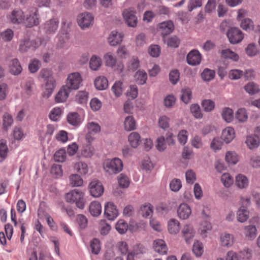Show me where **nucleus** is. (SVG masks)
<instances>
[{
  "mask_svg": "<svg viewBox=\"0 0 260 260\" xmlns=\"http://www.w3.org/2000/svg\"><path fill=\"white\" fill-rule=\"evenodd\" d=\"M124 126L126 131H131L136 129V121L132 116H128L125 118Z\"/></svg>",
  "mask_w": 260,
  "mask_h": 260,
  "instance_id": "nucleus-33",
  "label": "nucleus"
},
{
  "mask_svg": "<svg viewBox=\"0 0 260 260\" xmlns=\"http://www.w3.org/2000/svg\"><path fill=\"white\" fill-rule=\"evenodd\" d=\"M86 127L88 132L95 134L99 133L101 131V126L98 123L94 122H88L86 124Z\"/></svg>",
  "mask_w": 260,
  "mask_h": 260,
  "instance_id": "nucleus-57",
  "label": "nucleus"
},
{
  "mask_svg": "<svg viewBox=\"0 0 260 260\" xmlns=\"http://www.w3.org/2000/svg\"><path fill=\"white\" fill-rule=\"evenodd\" d=\"M235 137V130L231 127H227L222 132L221 139L226 143H229Z\"/></svg>",
  "mask_w": 260,
  "mask_h": 260,
  "instance_id": "nucleus-22",
  "label": "nucleus"
},
{
  "mask_svg": "<svg viewBox=\"0 0 260 260\" xmlns=\"http://www.w3.org/2000/svg\"><path fill=\"white\" fill-rule=\"evenodd\" d=\"M215 72L209 69H205L201 74V77L203 80L205 81L212 80L215 77Z\"/></svg>",
  "mask_w": 260,
  "mask_h": 260,
  "instance_id": "nucleus-44",
  "label": "nucleus"
},
{
  "mask_svg": "<svg viewBox=\"0 0 260 260\" xmlns=\"http://www.w3.org/2000/svg\"><path fill=\"white\" fill-rule=\"evenodd\" d=\"M174 29V25L173 21L171 20L164 21L158 25V31L162 36L163 39L166 36L170 34Z\"/></svg>",
  "mask_w": 260,
  "mask_h": 260,
  "instance_id": "nucleus-12",
  "label": "nucleus"
},
{
  "mask_svg": "<svg viewBox=\"0 0 260 260\" xmlns=\"http://www.w3.org/2000/svg\"><path fill=\"white\" fill-rule=\"evenodd\" d=\"M153 212V207L150 204L144 205L141 207L140 214L144 217H148L152 215Z\"/></svg>",
  "mask_w": 260,
  "mask_h": 260,
  "instance_id": "nucleus-41",
  "label": "nucleus"
},
{
  "mask_svg": "<svg viewBox=\"0 0 260 260\" xmlns=\"http://www.w3.org/2000/svg\"><path fill=\"white\" fill-rule=\"evenodd\" d=\"M57 38L58 42H57L56 46L58 48H61L64 46L69 37L68 34H59L57 35Z\"/></svg>",
  "mask_w": 260,
  "mask_h": 260,
  "instance_id": "nucleus-49",
  "label": "nucleus"
},
{
  "mask_svg": "<svg viewBox=\"0 0 260 260\" xmlns=\"http://www.w3.org/2000/svg\"><path fill=\"white\" fill-rule=\"evenodd\" d=\"M245 143L249 149H253L258 147L259 140L255 135L249 136L247 137Z\"/></svg>",
  "mask_w": 260,
  "mask_h": 260,
  "instance_id": "nucleus-32",
  "label": "nucleus"
},
{
  "mask_svg": "<svg viewBox=\"0 0 260 260\" xmlns=\"http://www.w3.org/2000/svg\"><path fill=\"white\" fill-rule=\"evenodd\" d=\"M99 225L100 233L102 235H107L111 230L110 225L107 223L104 220H101L100 221Z\"/></svg>",
  "mask_w": 260,
  "mask_h": 260,
  "instance_id": "nucleus-54",
  "label": "nucleus"
},
{
  "mask_svg": "<svg viewBox=\"0 0 260 260\" xmlns=\"http://www.w3.org/2000/svg\"><path fill=\"white\" fill-rule=\"evenodd\" d=\"M192 251L197 256L199 257L201 256L203 253L202 243L198 241L195 242L193 245Z\"/></svg>",
  "mask_w": 260,
  "mask_h": 260,
  "instance_id": "nucleus-63",
  "label": "nucleus"
},
{
  "mask_svg": "<svg viewBox=\"0 0 260 260\" xmlns=\"http://www.w3.org/2000/svg\"><path fill=\"white\" fill-rule=\"evenodd\" d=\"M102 64L101 58L97 55H93L90 58L89 61V67L92 71L99 70Z\"/></svg>",
  "mask_w": 260,
  "mask_h": 260,
  "instance_id": "nucleus-29",
  "label": "nucleus"
},
{
  "mask_svg": "<svg viewBox=\"0 0 260 260\" xmlns=\"http://www.w3.org/2000/svg\"><path fill=\"white\" fill-rule=\"evenodd\" d=\"M223 119L227 122H230L233 119V111L229 108H225L222 112Z\"/></svg>",
  "mask_w": 260,
  "mask_h": 260,
  "instance_id": "nucleus-51",
  "label": "nucleus"
},
{
  "mask_svg": "<svg viewBox=\"0 0 260 260\" xmlns=\"http://www.w3.org/2000/svg\"><path fill=\"white\" fill-rule=\"evenodd\" d=\"M118 182L120 187L126 188L129 184V180L127 176L123 174H121L118 176Z\"/></svg>",
  "mask_w": 260,
  "mask_h": 260,
  "instance_id": "nucleus-61",
  "label": "nucleus"
},
{
  "mask_svg": "<svg viewBox=\"0 0 260 260\" xmlns=\"http://www.w3.org/2000/svg\"><path fill=\"white\" fill-rule=\"evenodd\" d=\"M82 82L81 75L78 72H74L68 76L65 86H68L70 90L78 89Z\"/></svg>",
  "mask_w": 260,
  "mask_h": 260,
  "instance_id": "nucleus-3",
  "label": "nucleus"
},
{
  "mask_svg": "<svg viewBox=\"0 0 260 260\" xmlns=\"http://www.w3.org/2000/svg\"><path fill=\"white\" fill-rule=\"evenodd\" d=\"M201 58V54L199 51L193 50L187 55V61L189 64L196 66L200 64Z\"/></svg>",
  "mask_w": 260,
  "mask_h": 260,
  "instance_id": "nucleus-16",
  "label": "nucleus"
},
{
  "mask_svg": "<svg viewBox=\"0 0 260 260\" xmlns=\"http://www.w3.org/2000/svg\"><path fill=\"white\" fill-rule=\"evenodd\" d=\"M88 188L90 194L94 198L101 197L104 192V187L98 180H93L89 183Z\"/></svg>",
  "mask_w": 260,
  "mask_h": 260,
  "instance_id": "nucleus-10",
  "label": "nucleus"
},
{
  "mask_svg": "<svg viewBox=\"0 0 260 260\" xmlns=\"http://www.w3.org/2000/svg\"><path fill=\"white\" fill-rule=\"evenodd\" d=\"M245 90L250 94L253 95L259 92L258 86L254 82H249L244 87Z\"/></svg>",
  "mask_w": 260,
  "mask_h": 260,
  "instance_id": "nucleus-40",
  "label": "nucleus"
},
{
  "mask_svg": "<svg viewBox=\"0 0 260 260\" xmlns=\"http://www.w3.org/2000/svg\"><path fill=\"white\" fill-rule=\"evenodd\" d=\"M84 192L78 189H75L67 193L65 195L66 201L70 203H75L77 207L83 209L85 204Z\"/></svg>",
  "mask_w": 260,
  "mask_h": 260,
  "instance_id": "nucleus-1",
  "label": "nucleus"
},
{
  "mask_svg": "<svg viewBox=\"0 0 260 260\" xmlns=\"http://www.w3.org/2000/svg\"><path fill=\"white\" fill-rule=\"evenodd\" d=\"M135 79L138 84L143 85L146 82L147 73L144 71H138L135 75Z\"/></svg>",
  "mask_w": 260,
  "mask_h": 260,
  "instance_id": "nucleus-39",
  "label": "nucleus"
},
{
  "mask_svg": "<svg viewBox=\"0 0 260 260\" xmlns=\"http://www.w3.org/2000/svg\"><path fill=\"white\" fill-rule=\"evenodd\" d=\"M180 229L179 221L174 218L171 219L168 223V230L170 234H176Z\"/></svg>",
  "mask_w": 260,
  "mask_h": 260,
  "instance_id": "nucleus-25",
  "label": "nucleus"
},
{
  "mask_svg": "<svg viewBox=\"0 0 260 260\" xmlns=\"http://www.w3.org/2000/svg\"><path fill=\"white\" fill-rule=\"evenodd\" d=\"M123 16L127 24L131 27H134L137 24V18L136 16V11L133 8L125 9L123 12Z\"/></svg>",
  "mask_w": 260,
  "mask_h": 260,
  "instance_id": "nucleus-11",
  "label": "nucleus"
},
{
  "mask_svg": "<svg viewBox=\"0 0 260 260\" xmlns=\"http://www.w3.org/2000/svg\"><path fill=\"white\" fill-rule=\"evenodd\" d=\"M71 92L68 86H62L58 91L55 97V100L56 103H63L65 102L69 97Z\"/></svg>",
  "mask_w": 260,
  "mask_h": 260,
  "instance_id": "nucleus-20",
  "label": "nucleus"
},
{
  "mask_svg": "<svg viewBox=\"0 0 260 260\" xmlns=\"http://www.w3.org/2000/svg\"><path fill=\"white\" fill-rule=\"evenodd\" d=\"M153 248L155 252L160 254H166L168 251V247L165 242L161 239H156L153 241Z\"/></svg>",
  "mask_w": 260,
  "mask_h": 260,
  "instance_id": "nucleus-19",
  "label": "nucleus"
},
{
  "mask_svg": "<svg viewBox=\"0 0 260 260\" xmlns=\"http://www.w3.org/2000/svg\"><path fill=\"white\" fill-rule=\"evenodd\" d=\"M13 122V119L12 115L7 113H5L3 116V126L4 129L7 131L8 127L11 126Z\"/></svg>",
  "mask_w": 260,
  "mask_h": 260,
  "instance_id": "nucleus-64",
  "label": "nucleus"
},
{
  "mask_svg": "<svg viewBox=\"0 0 260 260\" xmlns=\"http://www.w3.org/2000/svg\"><path fill=\"white\" fill-rule=\"evenodd\" d=\"M243 234L247 239L249 240L254 239L257 235V229L255 225H248L245 226L243 229Z\"/></svg>",
  "mask_w": 260,
  "mask_h": 260,
  "instance_id": "nucleus-21",
  "label": "nucleus"
},
{
  "mask_svg": "<svg viewBox=\"0 0 260 260\" xmlns=\"http://www.w3.org/2000/svg\"><path fill=\"white\" fill-rule=\"evenodd\" d=\"M210 212L208 208H204L202 212V217L204 221L202 222L199 229L201 235L203 236H206V234L208 231L212 229L211 223L209 222L210 219Z\"/></svg>",
  "mask_w": 260,
  "mask_h": 260,
  "instance_id": "nucleus-4",
  "label": "nucleus"
},
{
  "mask_svg": "<svg viewBox=\"0 0 260 260\" xmlns=\"http://www.w3.org/2000/svg\"><path fill=\"white\" fill-rule=\"evenodd\" d=\"M89 212L93 216L96 217L100 215L102 212L100 203L97 201L92 202L89 206Z\"/></svg>",
  "mask_w": 260,
  "mask_h": 260,
  "instance_id": "nucleus-30",
  "label": "nucleus"
},
{
  "mask_svg": "<svg viewBox=\"0 0 260 260\" xmlns=\"http://www.w3.org/2000/svg\"><path fill=\"white\" fill-rule=\"evenodd\" d=\"M240 26L246 30H251L253 29V23L251 19L245 18L241 20Z\"/></svg>",
  "mask_w": 260,
  "mask_h": 260,
  "instance_id": "nucleus-62",
  "label": "nucleus"
},
{
  "mask_svg": "<svg viewBox=\"0 0 260 260\" xmlns=\"http://www.w3.org/2000/svg\"><path fill=\"white\" fill-rule=\"evenodd\" d=\"M59 25L57 18H53L46 21L42 25V29L47 35H53L57 31Z\"/></svg>",
  "mask_w": 260,
  "mask_h": 260,
  "instance_id": "nucleus-6",
  "label": "nucleus"
},
{
  "mask_svg": "<svg viewBox=\"0 0 260 260\" xmlns=\"http://www.w3.org/2000/svg\"><path fill=\"white\" fill-rule=\"evenodd\" d=\"M105 171L109 175L116 174L121 172L123 169L122 160L117 157L107 159L103 164Z\"/></svg>",
  "mask_w": 260,
  "mask_h": 260,
  "instance_id": "nucleus-2",
  "label": "nucleus"
},
{
  "mask_svg": "<svg viewBox=\"0 0 260 260\" xmlns=\"http://www.w3.org/2000/svg\"><path fill=\"white\" fill-rule=\"evenodd\" d=\"M104 214L109 220H113L118 216V211L113 203L108 202L105 206Z\"/></svg>",
  "mask_w": 260,
  "mask_h": 260,
  "instance_id": "nucleus-13",
  "label": "nucleus"
},
{
  "mask_svg": "<svg viewBox=\"0 0 260 260\" xmlns=\"http://www.w3.org/2000/svg\"><path fill=\"white\" fill-rule=\"evenodd\" d=\"M70 183L73 186H81L83 184V180L78 174H72L70 176Z\"/></svg>",
  "mask_w": 260,
  "mask_h": 260,
  "instance_id": "nucleus-52",
  "label": "nucleus"
},
{
  "mask_svg": "<svg viewBox=\"0 0 260 260\" xmlns=\"http://www.w3.org/2000/svg\"><path fill=\"white\" fill-rule=\"evenodd\" d=\"M9 70L10 72L14 75H18L21 73L22 68L18 59L14 58L11 60Z\"/></svg>",
  "mask_w": 260,
  "mask_h": 260,
  "instance_id": "nucleus-23",
  "label": "nucleus"
},
{
  "mask_svg": "<svg viewBox=\"0 0 260 260\" xmlns=\"http://www.w3.org/2000/svg\"><path fill=\"white\" fill-rule=\"evenodd\" d=\"M225 160L229 164H236L238 161L237 154L234 152L228 151L225 155Z\"/></svg>",
  "mask_w": 260,
  "mask_h": 260,
  "instance_id": "nucleus-53",
  "label": "nucleus"
},
{
  "mask_svg": "<svg viewBox=\"0 0 260 260\" xmlns=\"http://www.w3.org/2000/svg\"><path fill=\"white\" fill-rule=\"evenodd\" d=\"M181 100L185 103L187 104L191 99V91L188 88H184L181 90Z\"/></svg>",
  "mask_w": 260,
  "mask_h": 260,
  "instance_id": "nucleus-46",
  "label": "nucleus"
},
{
  "mask_svg": "<svg viewBox=\"0 0 260 260\" xmlns=\"http://www.w3.org/2000/svg\"><path fill=\"white\" fill-rule=\"evenodd\" d=\"M90 247L92 253L98 254L101 250V243L99 239L94 238L90 242Z\"/></svg>",
  "mask_w": 260,
  "mask_h": 260,
  "instance_id": "nucleus-55",
  "label": "nucleus"
},
{
  "mask_svg": "<svg viewBox=\"0 0 260 260\" xmlns=\"http://www.w3.org/2000/svg\"><path fill=\"white\" fill-rule=\"evenodd\" d=\"M1 37L5 42H10L14 37V31L10 28H7L1 32Z\"/></svg>",
  "mask_w": 260,
  "mask_h": 260,
  "instance_id": "nucleus-50",
  "label": "nucleus"
},
{
  "mask_svg": "<svg viewBox=\"0 0 260 260\" xmlns=\"http://www.w3.org/2000/svg\"><path fill=\"white\" fill-rule=\"evenodd\" d=\"M220 242L221 246L230 247L235 242V237L233 235L228 233H222L220 236Z\"/></svg>",
  "mask_w": 260,
  "mask_h": 260,
  "instance_id": "nucleus-17",
  "label": "nucleus"
},
{
  "mask_svg": "<svg viewBox=\"0 0 260 260\" xmlns=\"http://www.w3.org/2000/svg\"><path fill=\"white\" fill-rule=\"evenodd\" d=\"M122 39L123 36L121 34L113 30L111 32L108 40L111 46H114L119 44L122 41Z\"/></svg>",
  "mask_w": 260,
  "mask_h": 260,
  "instance_id": "nucleus-24",
  "label": "nucleus"
},
{
  "mask_svg": "<svg viewBox=\"0 0 260 260\" xmlns=\"http://www.w3.org/2000/svg\"><path fill=\"white\" fill-rule=\"evenodd\" d=\"M112 91L116 97L120 96L123 91L122 83L120 81H116L112 86Z\"/></svg>",
  "mask_w": 260,
  "mask_h": 260,
  "instance_id": "nucleus-45",
  "label": "nucleus"
},
{
  "mask_svg": "<svg viewBox=\"0 0 260 260\" xmlns=\"http://www.w3.org/2000/svg\"><path fill=\"white\" fill-rule=\"evenodd\" d=\"M140 139V136L136 132L131 133L128 136V141L132 147L134 148H136L139 146Z\"/></svg>",
  "mask_w": 260,
  "mask_h": 260,
  "instance_id": "nucleus-37",
  "label": "nucleus"
},
{
  "mask_svg": "<svg viewBox=\"0 0 260 260\" xmlns=\"http://www.w3.org/2000/svg\"><path fill=\"white\" fill-rule=\"evenodd\" d=\"M249 217V211L244 208L240 207L237 212V219L241 223L247 220Z\"/></svg>",
  "mask_w": 260,
  "mask_h": 260,
  "instance_id": "nucleus-28",
  "label": "nucleus"
},
{
  "mask_svg": "<svg viewBox=\"0 0 260 260\" xmlns=\"http://www.w3.org/2000/svg\"><path fill=\"white\" fill-rule=\"evenodd\" d=\"M163 40L165 43L167 44L168 46L174 48L178 47L180 43V41L176 36L172 37L167 40L165 38Z\"/></svg>",
  "mask_w": 260,
  "mask_h": 260,
  "instance_id": "nucleus-60",
  "label": "nucleus"
},
{
  "mask_svg": "<svg viewBox=\"0 0 260 260\" xmlns=\"http://www.w3.org/2000/svg\"><path fill=\"white\" fill-rule=\"evenodd\" d=\"M77 22L82 29L88 28L93 24V17L90 13L84 12L78 16Z\"/></svg>",
  "mask_w": 260,
  "mask_h": 260,
  "instance_id": "nucleus-7",
  "label": "nucleus"
},
{
  "mask_svg": "<svg viewBox=\"0 0 260 260\" xmlns=\"http://www.w3.org/2000/svg\"><path fill=\"white\" fill-rule=\"evenodd\" d=\"M25 16L21 9H15L7 16V19L14 24H20L24 23Z\"/></svg>",
  "mask_w": 260,
  "mask_h": 260,
  "instance_id": "nucleus-9",
  "label": "nucleus"
},
{
  "mask_svg": "<svg viewBox=\"0 0 260 260\" xmlns=\"http://www.w3.org/2000/svg\"><path fill=\"white\" fill-rule=\"evenodd\" d=\"M94 84L95 88L100 90H105L108 86V80L104 76H99L96 78Z\"/></svg>",
  "mask_w": 260,
  "mask_h": 260,
  "instance_id": "nucleus-27",
  "label": "nucleus"
},
{
  "mask_svg": "<svg viewBox=\"0 0 260 260\" xmlns=\"http://www.w3.org/2000/svg\"><path fill=\"white\" fill-rule=\"evenodd\" d=\"M69 123L74 126H78L81 123V118L77 112L70 113L67 116Z\"/></svg>",
  "mask_w": 260,
  "mask_h": 260,
  "instance_id": "nucleus-31",
  "label": "nucleus"
},
{
  "mask_svg": "<svg viewBox=\"0 0 260 260\" xmlns=\"http://www.w3.org/2000/svg\"><path fill=\"white\" fill-rule=\"evenodd\" d=\"M34 87L35 82L32 78L27 79L22 86L24 93L28 96L32 94Z\"/></svg>",
  "mask_w": 260,
  "mask_h": 260,
  "instance_id": "nucleus-26",
  "label": "nucleus"
},
{
  "mask_svg": "<svg viewBox=\"0 0 260 260\" xmlns=\"http://www.w3.org/2000/svg\"><path fill=\"white\" fill-rule=\"evenodd\" d=\"M74 169L82 175L87 174L88 172V165L83 161H79L75 164Z\"/></svg>",
  "mask_w": 260,
  "mask_h": 260,
  "instance_id": "nucleus-36",
  "label": "nucleus"
},
{
  "mask_svg": "<svg viewBox=\"0 0 260 260\" xmlns=\"http://www.w3.org/2000/svg\"><path fill=\"white\" fill-rule=\"evenodd\" d=\"M248 179L242 174L238 175L236 177V184L239 188H244L248 185Z\"/></svg>",
  "mask_w": 260,
  "mask_h": 260,
  "instance_id": "nucleus-34",
  "label": "nucleus"
},
{
  "mask_svg": "<svg viewBox=\"0 0 260 260\" xmlns=\"http://www.w3.org/2000/svg\"><path fill=\"white\" fill-rule=\"evenodd\" d=\"M235 117L240 122H244L246 121L248 119V115L245 109H239L236 113Z\"/></svg>",
  "mask_w": 260,
  "mask_h": 260,
  "instance_id": "nucleus-42",
  "label": "nucleus"
},
{
  "mask_svg": "<svg viewBox=\"0 0 260 260\" xmlns=\"http://www.w3.org/2000/svg\"><path fill=\"white\" fill-rule=\"evenodd\" d=\"M94 152V148L89 144L84 147L82 150L81 154L85 157L90 158L93 155Z\"/></svg>",
  "mask_w": 260,
  "mask_h": 260,
  "instance_id": "nucleus-59",
  "label": "nucleus"
},
{
  "mask_svg": "<svg viewBox=\"0 0 260 260\" xmlns=\"http://www.w3.org/2000/svg\"><path fill=\"white\" fill-rule=\"evenodd\" d=\"M221 181L226 187H230L234 182L233 178L229 173H224L221 177Z\"/></svg>",
  "mask_w": 260,
  "mask_h": 260,
  "instance_id": "nucleus-48",
  "label": "nucleus"
},
{
  "mask_svg": "<svg viewBox=\"0 0 260 260\" xmlns=\"http://www.w3.org/2000/svg\"><path fill=\"white\" fill-rule=\"evenodd\" d=\"M230 42L233 44H238L243 39L242 32L238 28L232 27L226 33Z\"/></svg>",
  "mask_w": 260,
  "mask_h": 260,
  "instance_id": "nucleus-8",
  "label": "nucleus"
},
{
  "mask_svg": "<svg viewBox=\"0 0 260 260\" xmlns=\"http://www.w3.org/2000/svg\"><path fill=\"white\" fill-rule=\"evenodd\" d=\"M41 66V63L39 60L33 59L30 60L29 63L28 69L31 73H35L39 70Z\"/></svg>",
  "mask_w": 260,
  "mask_h": 260,
  "instance_id": "nucleus-47",
  "label": "nucleus"
},
{
  "mask_svg": "<svg viewBox=\"0 0 260 260\" xmlns=\"http://www.w3.org/2000/svg\"><path fill=\"white\" fill-rule=\"evenodd\" d=\"M32 46V41L29 39H24L20 41L19 50L21 52H25Z\"/></svg>",
  "mask_w": 260,
  "mask_h": 260,
  "instance_id": "nucleus-38",
  "label": "nucleus"
},
{
  "mask_svg": "<svg viewBox=\"0 0 260 260\" xmlns=\"http://www.w3.org/2000/svg\"><path fill=\"white\" fill-rule=\"evenodd\" d=\"M177 214L179 218L183 220L187 219L191 214V208L187 204H181L178 208Z\"/></svg>",
  "mask_w": 260,
  "mask_h": 260,
  "instance_id": "nucleus-14",
  "label": "nucleus"
},
{
  "mask_svg": "<svg viewBox=\"0 0 260 260\" xmlns=\"http://www.w3.org/2000/svg\"><path fill=\"white\" fill-rule=\"evenodd\" d=\"M181 234L186 242L189 243L190 240L194 236L195 231L191 224H186L182 229Z\"/></svg>",
  "mask_w": 260,
  "mask_h": 260,
  "instance_id": "nucleus-15",
  "label": "nucleus"
},
{
  "mask_svg": "<svg viewBox=\"0 0 260 260\" xmlns=\"http://www.w3.org/2000/svg\"><path fill=\"white\" fill-rule=\"evenodd\" d=\"M221 54L223 57L230 58L234 61L238 60L239 58V56L237 54L229 49L223 50L221 52Z\"/></svg>",
  "mask_w": 260,
  "mask_h": 260,
  "instance_id": "nucleus-58",
  "label": "nucleus"
},
{
  "mask_svg": "<svg viewBox=\"0 0 260 260\" xmlns=\"http://www.w3.org/2000/svg\"><path fill=\"white\" fill-rule=\"evenodd\" d=\"M116 247L121 255H126L128 252V247L126 242H118L116 245Z\"/></svg>",
  "mask_w": 260,
  "mask_h": 260,
  "instance_id": "nucleus-56",
  "label": "nucleus"
},
{
  "mask_svg": "<svg viewBox=\"0 0 260 260\" xmlns=\"http://www.w3.org/2000/svg\"><path fill=\"white\" fill-rule=\"evenodd\" d=\"M104 59L106 66L112 68L116 67V59L111 52L105 54L104 56Z\"/></svg>",
  "mask_w": 260,
  "mask_h": 260,
  "instance_id": "nucleus-35",
  "label": "nucleus"
},
{
  "mask_svg": "<svg viewBox=\"0 0 260 260\" xmlns=\"http://www.w3.org/2000/svg\"><path fill=\"white\" fill-rule=\"evenodd\" d=\"M115 228L118 233L123 234L127 231L128 224L124 220L120 219L116 223Z\"/></svg>",
  "mask_w": 260,
  "mask_h": 260,
  "instance_id": "nucleus-43",
  "label": "nucleus"
},
{
  "mask_svg": "<svg viewBox=\"0 0 260 260\" xmlns=\"http://www.w3.org/2000/svg\"><path fill=\"white\" fill-rule=\"evenodd\" d=\"M26 27L31 28L37 26L40 23L39 10L36 8H32L29 12V15L25 18L24 22Z\"/></svg>",
  "mask_w": 260,
  "mask_h": 260,
  "instance_id": "nucleus-5",
  "label": "nucleus"
},
{
  "mask_svg": "<svg viewBox=\"0 0 260 260\" xmlns=\"http://www.w3.org/2000/svg\"><path fill=\"white\" fill-rule=\"evenodd\" d=\"M55 86V81L53 78H51L48 80L45 85L42 96L44 98H48L52 93Z\"/></svg>",
  "mask_w": 260,
  "mask_h": 260,
  "instance_id": "nucleus-18",
  "label": "nucleus"
}]
</instances>
